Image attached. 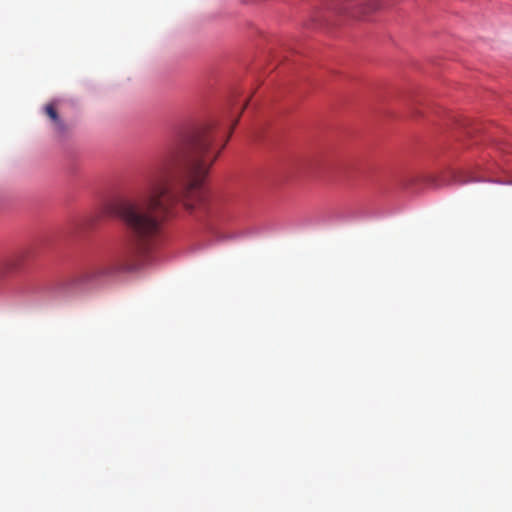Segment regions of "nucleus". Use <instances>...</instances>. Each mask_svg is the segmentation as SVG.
Returning a JSON list of instances; mask_svg holds the SVG:
<instances>
[{"instance_id": "3", "label": "nucleus", "mask_w": 512, "mask_h": 512, "mask_svg": "<svg viewBox=\"0 0 512 512\" xmlns=\"http://www.w3.org/2000/svg\"><path fill=\"white\" fill-rule=\"evenodd\" d=\"M113 272L112 268L106 267L104 264H95L85 270L79 272L73 278H71L66 284L80 285L87 284L94 281L102 276L109 275Z\"/></svg>"}, {"instance_id": "1", "label": "nucleus", "mask_w": 512, "mask_h": 512, "mask_svg": "<svg viewBox=\"0 0 512 512\" xmlns=\"http://www.w3.org/2000/svg\"><path fill=\"white\" fill-rule=\"evenodd\" d=\"M215 136L210 125L181 135L151 169L143 191L114 204L126 230L127 256L142 258L151 251L162 223L176 214L178 204L189 213L204 208V182L225 145H214Z\"/></svg>"}, {"instance_id": "2", "label": "nucleus", "mask_w": 512, "mask_h": 512, "mask_svg": "<svg viewBox=\"0 0 512 512\" xmlns=\"http://www.w3.org/2000/svg\"><path fill=\"white\" fill-rule=\"evenodd\" d=\"M377 8L378 5L373 3L369 10ZM367 11L360 0H328L321 8L318 18L328 20L334 16L358 17Z\"/></svg>"}, {"instance_id": "6", "label": "nucleus", "mask_w": 512, "mask_h": 512, "mask_svg": "<svg viewBox=\"0 0 512 512\" xmlns=\"http://www.w3.org/2000/svg\"><path fill=\"white\" fill-rule=\"evenodd\" d=\"M238 120H239V117L235 120L233 126H232V129L235 127V125L238 123Z\"/></svg>"}, {"instance_id": "5", "label": "nucleus", "mask_w": 512, "mask_h": 512, "mask_svg": "<svg viewBox=\"0 0 512 512\" xmlns=\"http://www.w3.org/2000/svg\"><path fill=\"white\" fill-rule=\"evenodd\" d=\"M22 255H16L14 257H12L11 259L7 260L6 262V267L8 270H12V269H16L17 266L19 265V262L21 261L22 259Z\"/></svg>"}, {"instance_id": "4", "label": "nucleus", "mask_w": 512, "mask_h": 512, "mask_svg": "<svg viewBox=\"0 0 512 512\" xmlns=\"http://www.w3.org/2000/svg\"><path fill=\"white\" fill-rule=\"evenodd\" d=\"M45 113L53 122L54 130L57 133L62 134L66 131V126L60 119L57 110L55 109L53 104H48L45 106Z\"/></svg>"}]
</instances>
